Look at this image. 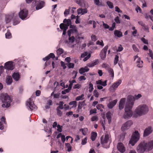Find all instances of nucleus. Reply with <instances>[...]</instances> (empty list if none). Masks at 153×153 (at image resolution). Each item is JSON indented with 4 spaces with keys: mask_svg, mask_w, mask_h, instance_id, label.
Wrapping results in <instances>:
<instances>
[{
    "mask_svg": "<svg viewBox=\"0 0 153 153\" xmlns=\"http://www.w3.org/2000/svg\"><path fill=\"white\" fill-rule=\"evenodd\" d=\"M133 99V97L131 95L128 97L127 102L125 108V112L123 116L124 118H128L132 116V112L131 110L134 105L132 101Z\"/></svg>",
    "mask_w": 153,
    "mask_h": 153,
    "instance_id": "f257e3e1",
    "label": "nucleus"
},
{
    "mask_svg": "<svg viewBox=\"0 0 153 153\" xmlns=\"http://www.w3.org/2000/svg\"><path fill=\"white\" fill-rule=\"evenodd\" d=\"M153 148V141L147 143L145 141L141 142L137 146L136 150L138 153H143L151 150Z\"/></svg>",
    "mask_w": 153,
    "mask_h": 153,
    "instance_id": "f03ea898",
    "label": "nucleus"
},
{
    "mask_svg": "<svg viewBox=\"0 0 153 153\" xmlns=\"http://www.w3.org/2000/svg\"><path fill=\"white\" fill-rule=\"evenodd\" d=\"M0 99L3 104L2 106L3 108H8L10 105V103L12 102L10 97L7 94H2Z\"/></svg>",
    "mask_w": 153,
    "mask_h": 153,
    "instance_id": "7ed1b4c3",
    "label": "nucleus"
},
{
    "mask_svg": "<svg viewBox=\"0 0 153 153\" xmlns=\"http://www.w3.org/2000/svg\"><path fill=\"white\" fill-rule=\"evenodd\" d=\"M148 111V108L145 105H141L139 106L136 109V113L139 115L141 116L146 114Z\"/></svg>",
    "mask_w": 153,
    "mask_h": 153,
    "instance_id": "20e7f679",
    "label": "nucleus"
},
{
    "mask_svg": "<svg viewBox=\"0 0 153 153\" xmlns=\"http://www.w3.org/2000/svg\"><path fill=\"white\" fill-rule=\"evenodd\" d=\"M140 138V134L137 131H135L132 135L131 138L130 140L129 143L132 146H134Z\"/></svg>",
    "mask_w": 153,
    "mask_h": 153,
    "instance_id": "39448f33",
    "label": "nucleus"
},
{
    "mask_svg": "<svg viewBox=\"0 0 153 153\" xmlns=\"http://www.w3.org/2000/svg\"><path fill=\"white\" fill-rule=\"evenodd\" d=\"M132 124L133 122L132 121L129 120L127 121L122 125L121 128L122 131H125L128 129Z\"/></svg>",
    "mask_w": 153,
    "mask_h": 153,
    "instance_id": "423d86ee",
    "label": "nucleus"
},
{
    "mask_svg": "<svg viewBox=\"0 0 153 153\" xmlns=\"http://www.w3.org/2000/svg\"><path fill=\"white\" fill-rule=\"evenodd\" d=\"M27 105L31 111H35L37 108V107L35 105L31 98H30L27 101Z\"/></svg>",
    "mask_w": 153,
    "mask_h": 153,
    "instance_id": "0eeeda50",
    "label": "nucleus"
},
{
    "mask_svg": "<svg viewBox=\"0 0 153 153\" xmlns=\"http://www.w3.org/2000/svg\"><path fill=\"white\" fill-rule=\"evenodd\" d=\"M28 13V10L25 9L21 10L19 13V15L21 19H24L27 17Z\"/></svg>",
    "mask_w": 153,
    "mask_h": 153,
    "instance_id": "6e6552de",
    "label": "nucleus"
},
{
    "mask_svg": "<svg viewBox=\"0 0 153 153\" xmlns=\"http://www.w3.org/2000/svg\"><path fill=\"white\" fill-rule=\"evenodd\" d=\"M4 68L8 70H12L14 68V65L12 62L8 61L4 64Z\"/></svg>",
    "mask_w": 153,
    "mask_h": 153,
    "instance_id": "1a4fd4ad",
    "label": "nucleus"
},
{
    "mask_svg": "<svg viewBox=\"0 0 153 153\" xmlns=\"http://www.w3.org/2000/svg\"><path fill=\"white\" fill-rule=\"evenodd\" d=\"M108 45L105 46L104 48L101 51L100 55L101 59L102 60H104L106 57V52L108 48Z\"/></svg>",
    "mask_w": 153,
    "mask_h": 153,
    "instance_id": "9d476101",
    "label": "nucleus"
},
{
    "mask_svg": "<svg viewBox=\"0 0 153 153\" xmlns=\"http://www.w3.org/2000/svg\"><path fill=\"white\" fill-rule=\"evenodd\" d=\"M35 1L36 5V8L37 10L41 9L44 6L45 3L44 1L40 0H36Z\"/></svg>",
    "mask_w": 153,
    "mask_h": 153,
    "instance_id": "9b49d317",
    "label": "nucleus"
},
{
    "mask_svg": "<svg viewBox=\"0 0 153 153\" xmlns=\"http://www.w3.org/2000/svg\"><path fill=\"white\" fill-rule=\"evenodd\" d=\"M109 140V135L108 134H106L104 136H102L101 137V143L103 146L107 143Z\"/></svg>",
    "mask_w": 153,
    "mask_h": 153,
    "instance_id": "f8f14e48",
    "label": "nucleus"
},
{
    "mask_svg": "<svg viewBox=\"0 0 153 153\" xmlns=\"http://www.w3.org/2000/svg\"><path fill=\"white\" fill-rule=\"evenodd\" d=\"M121 80L119 79L117 82H114L110 87L111 90L114 91L118 86L121 84Z\"/></svg>",
    "mask_w": 153,
    "mask_h": 153,
    "instance_id": "ddd939ff",
    "label": "nucleus"
},
{
    "mask_svg": "<svg viewBox=\"0 0 153 153\" xmlns=\"http://www.w3.org/2000/svg\"><path fill=\"white\" fill-rule=\"evenodd\" d=\"M137 59L136 61L137 66L139 68H142L143 66V61L141 60L140 58L137 55L134 56V60H135Z\"/></svg>",
    "mask_w": 153,
    "mask_h": 153,
    "instance_id": "4468645a",
    "label": "nucleus"
},
{
    "mask_svg": "<svg viewBox=\"0 0 153 153\" xmlns=\"http://www.w3.org/2000/svg\"><path fill=\"white\" fill-rule=\"evenodd\" d=\"M68 36H71V34H75L77 35L78 34V31L75 26L74 28L69 30L68 31Z\"/></svg>",
    "mask_w": 153,
    "mask_h": 153,
    "instance_id": "2eb2a0df",
    "label": "nucleus"
},
{
    "mask_svg": "<svg viewBox=\"0 0 153 153\" xmlns=\"http://www.w3.org/2000/svg\"><path fill=\"white\" fill-rule=\"evenodd\" d=\"M117 148L118 150L121 153H123L126 150L123 144L121 143H118Z\"/></svg>",
    "mask_w": 153,
    "mask_h": 153,
    "instance_id": "dca6fc26",
    "label": "nucleus"
},
{
    "mask_svg": "<svg viewBox=\"0 0 153 153\" xmlns=\"http://www.w3.org/2000/svg\"><path fill=\"white\" fill-rule=\"evenodd\" d=\"M152 128L151 127H149L146 128L144 131L143 136L146 137L150 134L152 132Z\"/></svg>",
    "mask_w": 153,
    "mask_h": 153,
    "instance_id": "f3484780",
    "label": "nucleus"
},
{
    "mask_svg": "<svg viewBox=\"0 0 153 153\" xmlns=\"http://www.w3.org/2000/svg\"><path fill=\"white\" fill-rule=\"evenodd\" d=\"M126 100V99L125 98H122L120 100L119 106V109H120L121 110L124 108Z\"/></svg>",
    "mask_w": 153,
    "mask_h": 153,
    "instance_id": "a211bd4d",
    "label": "nucleus"
},
{
    "mask_svg": "<svg viewBox=\"0 0 153 153\" xmlns=\"http://www.w3.org/2000/svg\"><path fill=\"white\" fill-rule=\"evenodd\" d=\"M77 11L78 14L83 15L88 12V10L86 8H80L77 10Z\"/></svg>",
    "mask_w": 153,
    "mask_h": 153,
    "instance_id": "6ab92c4d",
    "label": "nucleus"
},
{
    "mask_svg": "<svg viewBox=\"0 0 153 153\" xmlns=\"http://www.w3.org/2000/svg\"><path fill=\"white\" fill-rule=\"evenodd\" d=\"M117 100L116 99L110 102L108 105L107 106L108 108L111 109L116 104L117 102Z\"/></svg>",
    "mask_w": 153,
    "mask_h": 153,
    "instance_id": "aec40b11",
    "label": "nucleus"
},
{
    "mask_svg": "<svg viewBox=\"0 0 153 153\" xmlns=\"http://www.w3.org/2000/svg\"><path fill=\"white\" fill-rule=\"evenodd\" d=\"M99 62V60L98 59H95L94 61L91 63H89L87 65V66L89 67H92L97 65Z\"/></svg>",
    "mask_w": 153,
    "mask_h": 153,
    "instance_id": "412c9836",
    "label": "nucleus"
},
{
    "mask_svg": "<svg viewBox=\"0 0 153 153\" xmlns=\"http://www.w3.org/2000/svg\"><path fill=\"white\" fill-rule=\"evenodd\" d=\"M107 80H105L104 82H102L101 80H99L96 81V83L97 85H100L103 86L107 85Z\"/></svg>",
    "mask_w": 153,
    "mask_h": 153,
    "instance_id": "4be33fe9",
    "label": "nucleus"
},
{
    "mask_svg": "<svg viewBox=\"0 0 153 153\" xmlns=\"http://www.w3.org/2000/svg\"><path fill=\"white\" fill-rule=\"evenodd\" d=\"M89 70L87 67L85 66L84 68H81L79 70V73L80 74H82L85 72L88 71Z\"/></svg>",
    "mask_w": 153,
    "mask_h": 153,
    "instance_id": "5701e85b",
    "label": "nucleus"
},
{
    "mask_svg": "<svg viewBox=\"0 0 153 153\" xmlns=\"http://www.w3.org/2000/svg\"><path fill=\"white\" fill-rule=\"evenodd\" d=\"M12 76L13 79L16 81H18L20 78V75L18 73H14L13 75Z\"/></svg>",
    "mask_w": 153,
    "mask_h": 153,
    "instance_id": "b1692460",
    "label": "nucleus"
},
{
    "mask_svg": "<svg viewBox=\"0 0 153 153\" xmlns=\"http://www.w3.org/2000/svg\"><path fill=\"white\" fill-rule=\"evenodd\" d=\"M63 23L65 24L68 27L71 24V21L70 19H65L63 20Z\"/></svg>",
    "mask_w": 153,
    "mask_h": 153,
    "instance_id": "393cba45",
    "label": "nucleus"
},
{
    "mask_svg": "<svg viewBox=\"0 0 153 153\" xmlns=\"http://www.w3.org/2000/svg\"><path fill=\"white\" fill-rule=\"evenodd\" d=\"M85 102V101L84 100L81 102H79L77 109V112L78 113L81 111L82 107L83 104Z\"/></svg>",
    "mask_w": 153,
    "mask_h": 153,
    "instance_id": "a878e982",
    "label": "nucleus"
},
{
    "mask_svg": "<svg viewBox=\"0 0 153 153\" xmlns=\"http://www.w3.org/2000/svg\"><path fill=\"white\" fill-rule=\"evenodd\" d=\"M114 35L115 36H117L118 37H120L123 36L122 33L117 30H116L114 31Z\"/></svg>",
    "mask_w": 153,
    "mask_h": 153,
    "instance_id": "bb28decb",
    "label": "nucleus"
},
{
    "mask_svg": "<svg viewBox=\"0 0 153 153\" xmlns=\"http://www.w3.org/2000/svg\"><path fill=\"white\" fill-rule=\"evenodd\" d=\"M69 104L70 105H72L70 108V109L72 108H76L77 106V102L76 101H71L69 103Z\"/></svg>",
    "mask_w": 153,
    "mask_h": 153,
    "instance_id": "cd10ccee",
    "label": "nucleus"
},
{
    "mask_svg": "<svg viewBox=\"0 0 153 153\" xmlns=\"http://www.w3.org/2000/svg\"><path fill=\"white\" fill-rule=\"evenodd\" d=\"M97 136V134L95 132H92L91 133V138L92 141L95 140Z\"/></svg>",
    "mask_w": 153,
    "mask_h": 153,
    "instance_id": "c85d7f7f",
    "label": "nucleus"
},
{
    "mask_svg": "<svg viewBox=\"0 0 153 153\" xmlns=\"http://www.w3.org/2000/svg\"><path fill=\"white\" fill-rule=\"evenodd\" d=\"M13 79L10 76H8L6 79V82L7 85L10 84L12 82Z\"/></svg>",
    "mask_w": 153,
    "mask_h": 153,
    "instance_id": "c756f323",
    "label": "nucleus"
},
{
    "mask_svg": "<svg viewBox=\"0 0 153 153\" xmlns=\"http://www.w3.org/2000/svg\"><path fill=\"white\" fill-rule=\"evenodd\" d=\"M59 27L60 28L63 30H67L68 28L67 26H66L65 24L63 23L59 25Z\"/></svg>",
    "mask_w": 153,
    "mask_h": 153,
    "instance_id": "7c9ffc66",
    "label": "nucleus"
},
{
    "mask_svg": "<svg viewBox=\"0 0 153 153\" xmlns=\"http://www.w3.org/2000/svg\"><path fill=\"white\" fill-rule=\"evenodd\" d=\"M106 117L108 120L109 123L111 121V113L110 112H108L106 114Z\"/></svg>",
    "mask_w": 153,
    "mask_h": 153,
    "instance_id": "2f4dec72",
    "label": "nucleus"
},
{
    "mask_svg": "<svg viewBox=\"0 0 153 153\" xmlns=\"http://www.w3.org/2000/svg\"><path fill=\"white\" fill-rule=\"evenodd\" d=\"M12 18V16H11L7 15L6 16L5 21L7 23L10 22Z\"/></svg>",
    "mask_w": 153,
    "mask_h": 153,
    "instance_id": "473e14b6",
    "label": "nucleus"
},
{
    "mask_svg": "<svg viewBox=\"0 0 153 153\" xmlns=\"http://www.w3.org/2000/svg\"><path fill=\"white\" fill-rule=\"evenodd\" d=\"M87 131L88 129L86 128H81L79 130V131L82 132V134L84 135H85L86 134Z\"/></svg>",
    "mask_w": 153,
    "mask_h": 153,
    "instance_id": "72a5a7b5",
    "label": "nucleus"
},
{
    "mask_svg": "<svg viewBox=\"0 0 153 153\" xmlns=\"http://www.w3.org/2000/svg\"><path fill=\"white\" fill-rule=\"evenodd\" d=\"M96 108L97 109L100 110L101 111H102V108H104V106L101 104H99L97 105Z\"/></svg>",
    "mask_w": 153,
    "mask_h": 153,
    "instance_id": "f704fd0d",
    "label": "nucleus"
},
{
    "mask_svg": "<svg viewBox=\"0 0 153 153\" xmlns=\"http://www.w3.org/2000/svg\"><path fill=\"white\" fill-rule=\"evenodd\" d=\"M108 72L109 73V74L112 78L114 77V72L113 70L111 68H109L108 69Z\"/></svg>",
    "mask_w": 153,
    "mask_h": 153,
    "instance_id": "c9c22d12",
    "label": "nucleus"
},
{
    "mask_svg": "<svg viewBox=\"0 0 153 153\" xmlns=\"http://www.w3.org/2000/svg\"><path fill=\"white\" fill-rule=\"evenodd\" d=\"M65 145L66 147L68 148L67 151L68 152H71V150L72 147L71 146L70 144L68 143H65Z\"/></svg>",
    "mask_w": 153,
    "mask_h": 153,
    "instance_id": "e433bc0d",
    "label": "nucleus"
},
{
    "mask_svg": "<svg viewBox=\"0 0 153 153\" xmlns=\"http://www.w3.org/2000/svg\"><path fill=\"white\" fill-rule=\"evenodd\" d=\"M83 1L84 0H76L75 1V2L81 7H82Z\"/></svg>",
    "mask_w": 153,
    "mask_h": 153,
    "instance_id": "4c0bfd02",
    "label": "nucleus"
},
{
    "mask_svg": "<svg viewBox=\"0 0 153 153\" xmlns=\"http://www.w3.org/2000/svg\"><path fill=\"white\" fill-rule=\"evenodd\" d=\"M84 96V95L83 94H82L81 95L79 96H78L76 98V101H79L80 100H82L84 99L83 97Z\"/></svg>",
    "mask_w": 153,
    "mask_h": 153,
    "instance_id": "58836bf2",
    "label": "nucleus"
},
{
    "mask_svg": "<svg viewBox=\"0 0 153 153\" xmlns=\"http://www.w3.org/2000/svg\"><path fill=\"white\" fill-rule=\"evenodd\" d=\"M94 4L98 6H102V4L101 2H100V0H94Z\"/></svg>",
    "mask_w": 153,
    "mask_h": 153,
    "instance_id": "ea45409f",
    "label": "nucleus"
},
{
    "mask_svg": "<svg viewBox=\"0 0 153 153\" xmlns=\"http://www.w3.org/2000/svg\"><path fill=\"white\" fill-rule=\"evenodd\" d=\"M94 89L93 85L91 82L89 84V91L90 92H91Z\"/></svg>",
    "mask_w": 153,
    "mask_h": 153,
    "instance_id": "a19ab883",
    "label": "nucleus"
},
{
    "mask_svg": "<svg viewBox=\"0 0 153 153\" xmlns=\"http://www.w3.org/2000/svg\"><path fill=\"white\" fill-rule=\"evenodd\" d=\"M106 3L109 8L111 9L114 8L113 4L111 2L108 1Z\"/></svg>",
    "mask_w": 153,
    "mask_h": 153,
    "instance_id": "79ce46f5",
    "label": "nucleus"
},
{
    "mask_svg": "<svg viewBox=\"0 0 153 153\" xmlns=\"http://www.w3.org/2000/svg\"><path fill=\"white\" fill-rule=\"evenodd\" d=\"M60 109L56 108V110L57 111V114L58 115L59 117L62 116V112L60 110Z\"/></svg>",
    "mask_w": 153,
    "mask_h": 153,
    "instance_id": "37998d69",
    "label": "nucleus"
},
{
    "mask_svg": "<svg viewBox=\"0 0 153 153\" xmlns=\"http://www.w3.org/2000/svg\"><path fill=\"white\" fill-rule=\"evenodd\" d=\"M64 104V102L62 101H60L59 102V106H58L57 108H58L60 109H62L64 108V107L63 106V104Z\"/></svg>",
    "mask_w": 153,
    "mask_h": 153,
    "instance_id": "c03bdc74",
    "label": "nucleus"
},
{
    "mask_svg": "<svg viewBox=\"0 0 153 153\" xmlns=\"http://www.w3.org/2000/svg\"><path fill=\"white\" fill-rule=\"evenodd\" d=\"M5 37L7 39H9L11 37V34L9 31H7L5 33Z\"/></svg>",
    "mask_w": 153,
    "mask_h": 153,
    "instance_id": "a18cd8bd",
    "label": "nucleus"
},
{
    "mask_svg": "<svg viewBox=\"0 0 153 153\" xmlns=\"http://www.w3.org/2000/svg\"><path fill=\"white\" fill-rule=\"evenodd\" d=\"M119 57L118 55H115L114 61V65L117 64V63L119 60Z\"/></svg>",
    "mask_w": 153,
    "mask_h": 153,
    "instance_id": "49530a36",
    "label": "nucleus"
},
{
    "mask_svg": "<svg viewBox=\"0 0 153 153\" xmlns=\"http://www.w3.org/2000/svg\"><path fill=\"white\" fill-rule=\"evenodd\" d=\"M134 99H133L132 101L134 102V101L135 100H137L139 98H140L141 97V95L140 94H138V95H135V97H133ZM134 103V102H133Z\"/></svg>",
    "mask_w": 153,
    "mask_h": 153,
    "instance_id": "de8ad7c7",
    "label": "nucleus"
},
{
    "mask_svg": "<svg viewBox=\"0 0 153 153\" xmlns=\"http://www.w3.org/2000/svg\"><path fill=\"white\" fill-rule=\"evenodd\" d=\"M94 95L97 98L99 97V94L96 90H94L93 92Z\"/></svg>",
    "mask_w": 153,
    "mask_h": 153,
    "instance_id": "09e8293b",
    "label": "nucleus"
},
{
    "mask_svg": "<svg viewBox=\"0 0 153 153\" xmlns=\"http://www.w3.org/2000/svg\"><path fill=\"white\" fill-rule=\"evenodd\" d=\"M69 68H74V63L69 62L66 65Z\"/></svg>",
    "mask_w": 153,
    "mask_h": 153,
    "instance_id": "8fccbe9b",
    "label": "nucleus"
},
{
    "mask_svg": "<svg viewBox=\"0 0 153 153\" xmlns=\"http://www.w3.org/2000/svg\"><path fill=\"white\" fill-rule=\"evenodd\" d=\"M91 39L92 41L95 42L97 39L95 35L92 34L91 36Z\"/></svg>",
    "mask_w": 153,
    "mask_h": 153,
    "instance_id": "3c124183",
    "label": "nucleus"
},
{
    "mask_svg": "<svg viewBox=\"0 0 153 153\" xmlns=\"http://www.w3.org/2000/svg\"><path fill=\"white\" fill-rule=\"evenodd\" d=\"M68 39L71 42L73 43L75 41V38L74 36H72L71 37V36H69Z\"/></svg>",
    "mask_w": 153,
    "mask_h": 153,
    "instance_id": "603ef678",
    "label": "nucleus"
},
{
    "mask_svg": "<svg viewBox=\"0 0 153 153\" xmlns=\"http://www.w3.org/2000/svg\"><path fill=\"white\" fill-rule=\"evenodd\" d=\"M70 7H69V9H66L64 12V14L65 16H66L69 13Z\"/></svg>",
    "mask_w": 153,
    "mask_h": 153,
    "instance_id": "864d4df0",
    "label": "nucleus"
},
{
    "mask_svg": "<svg viewBox=\"0 0 153 153\" xmlns=\"http://www.w3.org/2000/svg\"><path fill=\"white\" fill-rule=\"evenodd\" d=\"M102 67L104 68H108V69L110 68L109 65L108 64L105 63H102Z\"/></svg>",
    "mask_w": 153,
    "mask_h": 153,
    "instance_id": "5fc2aeb1",
    "label": "nucleus"
},
{
    "mask_svg": "<svg viewBox=\"0 0 153 153\" xmlns=\"http://www.w3.org/2000/svg\"><path fill=\"white\" fill-rule=\"evenodd\" d=\"M96 44L98 45H100L102 47L104 45L102 40H101V42L99 40L97 41L96 42Z\"/></svg>",
    "mask_w": 153,
    "mask_h": 153,
    "instance_id": "6e6d98bb",
    "label": "nucleus"
},
{
    "mask_svg": "<svg viewBox=\"0 0 153 153\" xmlns=\"http://www.w3.org/2000/svg\"><path fill=\"white\" fill-rule=\"evenodd\" d=\"M63 50L61 48H59L57 51L58 54L60 55L63 53Z\"/></svg>",
    "mask_w": 153,
    "mask_h": 153,
    "instance_id": "4d7b16f0",
    "label": "nucleus"
},
{
    "mask_svg": "<svg viewBox=\"0 0 153 153\" xmlns=\"http://www.w3.org/2000/svg\"><path fill=\"white\" fill-rule=\"evenodd\" d=\"M91 55L90 53H89L87 56L85 57L83 59V61L84 62L86 61L91 57Z\"/></svg>",
    "mask_w": 153,
    "mask_h": 153,
    "instance_id": "13d9d810",
    "label": "nucleus"
},
{
    "mask_svg": "<svg viewBox=\"0 0 153 153\" xmlns=\"http://www.w3.org/2000/svg\"><path fill=\"white\" fill-rule=\"evenodd\" d=\"M81 85L80 84H77L76 85H75L73 87V88L74 89H79L81 88Z\"/></svg>",
    "mask_w": 153,
    "mask_h": 153,
    "instance_id": "bf43d9fd",
    "label": "nucleus"
},
{
    "mask_svg": "<svg viewBox=\"0 0 153 153\" xmlns=\"http://www.w3.org/2000/svg\"><path fill=\"white\" fill-rule=\"evenodd\" d=\"M70 90L68 88L65 89L62 91V93L63 94H65L67 93H68L69 92Z\"/></svg>",
    "mask_w": 153,
    "mask_h": 153,
    "instance_id": "052dcab7",
    "label": "nucleus"
},
{
    "mask_svg": "<svg viewBox=\"0 0 153 153\" xmlns=\"http://www.w3.org/2000/svg\"><path fill=\"white\" fill-rule=\"evenodd\" d=\"M114 20L116 23L119 24L120 23V21L119 19V18L118 16H117L115 18Z\"/></svg>",
    "mask_w": 153,
    "mask_h": 153,
    "instance_id": "680f3d73",
    "label": "nucleus"
},
{
    "mask_svg": "<svg viewBox=\"0 0 153 153\" xmlns=\"http://www.w3.org/2000/svg\"><path fill=\"white\" fill-rule=\"evenodd\" d=\"M91 120L92 121H97L98 120V118L97 116H94L91 117Z\"/></svg>",
    "mask_w": 153,
    "mask_h": 153,
    "instance_id": "e2e57ef3",
    "label": "nucleus"
},
{
    "mask_svg": "<svg viewBox=\"0 0 153 153\" xmlns=\"http://www.w3.org/2000/svg\"><path fill=\"white\" fill-rule=\"evenodd\" d=\"M114 8L115 11L118 13H121L122 12V11L120 10V9L117 6L115 7Z\"/></svg>",
    "mask_w": 153,
    "mask_h": 153,
    "instance_id": "0e129e2a",
    "label": "nucleus"
},
{
    "mask_svg": "<svg viewBox=\"0 0 153 153\" xmlns=\"http://www.w3.org/2000/svg\"><path fill=\"white\" fill-rule=\"evenodd\" d=\"M88 54V53L87 52H85L83 53H82L81 56V57L84 58L85 56H86Z\"/></svg>",
    "mask_w": 153,
    "mask_h": 153,
    "instance_id": "69168bd1",
    "label": "nucleus"
},
{
    "mask_svg": "<svg viewBox=\"0 0 153 153\" xmlns=\"http://www.w3.org/2000/svg\"><path fill=\"white\" fill-rule=\"evenodd\" d=\"M149 55L150 56L152 59H153V53L152 51L150 50H149Z\"/></svg>",
    "mask_w": 153,
    "mask_h": 153,
    "instance_id": "338daca9",
    "label": "nucleus"
},
{
    "mask_svg": "<svg viewBox=\"0 0 153 153\" xmlns=\"http://www.w3.org/2000/svg\"><path fill=\"white\" fill-rule=\"evenodd\" d=\"M87 138L86 137H85L84 139H83L82 140V145H85L86 143H87Z\"/></svg>",
    "mask_w": 153,
    "mask_h": 153,
    "instance_id": "774afa93",
    "label": "nucleus"
}]
</instances>
